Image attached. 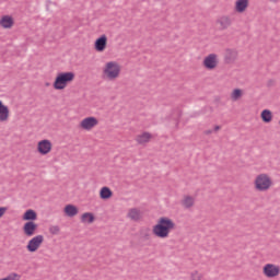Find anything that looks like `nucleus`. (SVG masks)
I'll return each instance as SVG.
<instances>
[{
  "instance_id": "1",
  "label": "nucleus",
  "mask_w": 280,
  "mask_h": 280,
  "mask_svg": "<svg viewBox=\"0 0 280 280\" xmlns=\"http://www.w3.org/2000/svg\"><path fill=\"white\" fill-rule=\"evenodd\" d=\"M175 228L176 225L173 219H170V217H160L155 225L152 228V233L160 240H166L170 237V234L175 230Z\"/></svg>"
},
{
  "instance_id": "2",
  "label": "nucleus",
  "mask_w": 280,
  "mask_h": 280,
  "mask_svg": "<svg viewBox=\"0 0 280 280\" xmlns=\"http://www.w3.org/2000/svg\"><path fill=\"white\" fill-rule=\"evenodd\" d=\"M122 67L116 60H108L102 67V79L107 82H115L120 78Z\"/></svg>"
},
{
  "instance_id": "3",
  "label": "nucleus",
  "mask_w": 280,
  "mask_h": 280,
  "mask_svg": "<svg viewBox=\"0 0 280 280\" xmlns=\"http://www.w3.org/2000/svg\"><path fill=\"white\" fill-rule=\"evenodd\" d=\"M75 81V72L73 71H61L58 72L52 82V88L55 91H65L69 84Z\"/></svg>"
},
{
  "instance_id": "4",
  "label": "nucleus",
  "mask_w": 280,
  "mask_h": 280,
  "mask_svg": "<svg viewBox=\"0 0 280 280\" xmlns=\"http://www.w3.org/2000/svg\"><path fill=\"white\" fill-rule=\"evenodd\" d=\"M253 185L256 191L266 192L273 186L272 177L268 173H259L256 175Z\"/></svg>"
},
{
  "instance_id": "5",
  "label": "nucleus",
  "mask_w": 280,
  "mask_h": 280,
  "mask_svg": "<svg viewBox=\"0 0 280 280\" xmlns=\"http://www.w3.org/2000/svg\"><path fill=\"white\" fill-rule=\"evenodd\" d=\"M100 126V118L97 116H85L79 122V128L82 131L91 132Z\"/></svg>"
},
{
  "instance_id": "6",
  "label": "nucleus",
  "mask_w": 280,
  "mask_h": 280,
  "mask_svg": "<svg viewBox=\"0 0 280 280\" xmlns=\"http://www.w3.org/2000/svg\"><path fill=\"white\" fill-rule=\"evenodd\" d=\"M220 58L219 55L215 52H210L207 56H205L202 60V67L207 71H214L219 67Z\"/></svg>"
},
{
  "instance_id": "7",
  "label": "nucleus",
  "mask_w": 280,
  "mask_h": 280,
  "mask_svg": "<svg viewBox=\"0 0 280 280\" xmlns=\"http://www.w3.org/2000/svg\"><path fill=\"white\" fill-rule=\"evenodd\" d=\"M43 243H45V236L43 234H37L27 241L26 250L34 254L43 247Z\"/></svg>"
},
{
  "instance_id": "8",
  "label": "nucleus",
  "mask_w": 280,
  "mask_h": 280,
  "mask_svg": "<svg viewBox=\"0 0 280 280\" xmlns=\"http://www.w3.org/2000/svg\"><path fill=\"white\" fill-rule=\"evenodd\" d=\"M52 150H54V142H51V140H47V139L38 140L36 144V152L40 156H47L51 154Z\"/></svg>"
},
{
  "instance_id": "9",
  "label": "nucleus",
  "mask_w": 280,
  "mask_h": 280,
  "mask_svg": "<svg viewBox=\"0 0 280 280\" xmlns=\"http://www.w3.org/2000/svg\"><path fill=\"white\" fill-rule=\"evenodd\" d=\"M261 272L266 279H277L280 277V266L271 262L266 264Z\"/></svg>"
},
{
  "instance_id": "10",
  "label": "nucleus",
  "mask_w": 280,
  "mask_h": 280,
  "mask_svg": "<svg viewBox=\"0 0 280 280\" xmlns=\"http://www.w3.org/2000/svg\"><path fill=\"white\" fill-rule=\"evenodd\" d=\"M15 20L12 14L0 15V28L4 31H10L14 28Z\"/></svg>"
},
{
  "instance_id": "11",
  "label": "nucleus",
  "mask_w": 280,
  "mask_h": 280,
  "mask_svg": "<svg viewBox=\"0 0 280 280\" xmlns=\"http://www.w3.org/2000/svg\"><path fill=\"white\" fill-rule=\"evenodd\" d=\"M108 44V37L106 34L100 35L95 40H94V49L96 52H104L107 48Z\"/></svg>"
},
{
  "instance_id": "12",
  "label": "nucleus",
  "mask_w": 280,
  "mask_h": 280,
  "mask_svg": "<svg viewBox=\"0 0 280 280\" xmlns=\"http://www.w3.org/2000/svg\"><path fill=\"white\" fill-rule=\"evenodd\" d=\"M23 234L26 237H32L36 235V231H38V223L34 221H26L22 228Z\"/></svg>"
},
{
  "instance_id": "13",
  "label": "nucleus",
  "mask_w": 280,
  "mask_h": 280,
  "mask_svg": "<svg viewBox=\"0 0 280 280\" xmlns=\"http://www.w3.org/2000/svg\"><path fill=\"white\" fill-rule=\"evenodd\" d=\"M153 136L150 131H143L136 136L135 141L138 145H147L148 143L151 142Z\"/></svg>"
},
{
  "instance_id": "14",
  "label": "nucleus",
  "mask_w": 280,
  "mask_h": 280,
  "mask_svg": "<svg viewBox=\"0 0 280 280\" xmlns=\"http://www.w3.org/2000/svg\"><path fill=\"white\" fill-rule=\"evenodd\" d=\"M80 213V208L78 206H73V203H67L63 208V214L68 218H74Z\"/></svg>"
},
{
  "instance_id": "15",
  "label": "nucleus",
  "mask_w": 280,
  "mask_h": 280,
  "mask_svg": "<svg viewBox=\"0 0 280 280\" xmlns=\"http://www.w3.org/2000/svg\"><path fill=\"white\" fill-rule=\"evenodd\" d=\"M249 5V0H236L234 2V10L238 14H243L247 11V8Z\"/></svg>"
},
{
  "instance_id": "16",
  "label": "nucleus",
  "mask_w": 280,
  "mask_h": 280,
  "mask_svg": "<svg viewBox=\"0 0 280 280\" xmlns=\"http://www.w3.org/2000/svg\"><path fill=\"white\" fill-rule=\"evenodd\" d=\"M10 119V107L0 100V122H5Z\"/></svg>"
},
{
  "instance_id": "17",
  "label": "nucleus",
  "mask_w": 280,
  "mask_h": 280,
  "mask_svg": "<svg viewBox=\"0 0 280 280\" xmlns=\"http://www.w3.org/2000/svg\"><path fill=\"white\" fill-rule=\"evenodd\" d=\"M127 218L133 222H138L142 219V212L139 208H130L127 212Z\"/></svg>"
},
{
  "instance_id": "18",
  "label": "nucleus",
  "mask_w": 280,
  "mask_h": 280,
  "mask_svg": "<svg viewBox=\"0 0 280 280\" xmlns=\"http://www.w3.org/2000/svg\"><path fill=\"white\" fill-rule=\"evenodd\" d=\"M196 199L191 195H185L180 200V205L184 209H191L195 206Z\"/></svg>"
},
{
  "instance_id": "19",
  "label": "nucleus",
  "mask_w": 280,
  "mask_h": 280,
  "mask_svg": "<svg viewBox=\"0 0 280 280\" xmlns=\"http://www.w3.org/2000/svg\"><path fill=\"white\" fill-rule=\"evenodd\" d=\"M221 30H228L232 25V20L229 15H222L217 21Z\"/></svg>"
},
{
  "instance_id": "20",
  "label": "nucleus",
  "mask_w": 280,
  "mask_h": 280,
  "mask_svg": "<svg viewBox=\"0 0 280 280\" xmlns=\"http://www.w3.org/2000/svg\"><path fill=\"white\" fill-rule=\"evenodd\" d=\"M243 96H244V90L240 88L233 89L230 93V100L232 102H238L243 98Z\"/></svg>"
},
{
  "instance_id": "21",
  "label": "nucleus",
  "mask_w": 280,
  "mask_h": 280,
  "mask_svg": "<svg viewBox=\"0 0 280 280\" xmlns=\"http://www.w3.org/2000/svg\"><path fill=\"white\" fill-rule=\"evenodd\" d=\"M80 221L83 224H93L95 222V214H93V212H83L80 217Z\"/></svg>"
},
{
  "instance_id": "22",
  "label": "nucleus",
  "mask_w": 280,
  "mask_h": 280,
  "mask_svg": "<svg viewBox=\"0 0 280 280\" xmlns=\"http://www.w3.org/2000/svg\"><path fill=\"white\" fill-rule=\"evenodd\" d=\"M38 219V214H36V210H26L22 217L23 221L34 222Z\"/></svg>"
},
{
  "instance_id": "23",
  "label": "nucleus",
  "mask_w": 280,
  "mask_h": 280,
  "mask_svg": "<svg viewBox=\"0 0 280 280\" xmlns=\"http://www.w3.org/2000/svg\"><path fill=\"white\" fill-rule=\"evenodd\" d=\"M260 118H261L262 122L270 124L273 118L272 110H270L268 108L262 109L260 113Z\"/></svg>"
},
{
  "instance_id": "24",
  "label": "nucleus",
  "mask_w": 280,
  "mask_h": 280,
  "mask_svg": "<svg viewBox=\"0 0 280 280\" xmlns=\"http://www.w3.org/2000/svg\"><path fill=\"white\" fill-rule=\"evenodd\" d=\"M98 195L102 200H109L113 197V191L110 190V188H108V186H103L100 189Z\"/></svg>"
},
{
  "instance_id": "25",
  "label": "nucleus",
  "mask_w": 280,
  "mask_h": 280,
  "mask_svg": "<svg viewBox=\"0 0 280 280\" xmlns=\"http://www.w3.org/2000/svg\"><path fill=\"white\" fill-rule=\"evenodd\" d=\"M237 58V51L235 49H226L225 50V59L228 61H233Z\"/></svg>"
},
{
  "instance_id": "26",
  "label": "nucleus",
  "mask_w": 280,
  "mask_h": 280,
  "mask_svg": "<svg viewBox=\"0 0 280 280\" xmlns=\"http://www.w3.org/2000/svg\"><path fill=\"white\" fill-rule=\"evenodd\" d=\"M190 280H205V277L201 272L196 270L190 273Z\"/></svg>"
},
{
  "instance_id": "27",
  "label": "nucleus",
  "mask_w": 280,
  "mask_h": 280,
  "mask_svg": "<svg viewBox=\"0 0 280 280\" xmlns=\"http://www.w3.org/2000/svg\"><path fill=\"white\" fill-rule=\"evenodd\" d=\"M49 233L51 235H60V225H50Z\"/></svg>"
},
{
  "instance_id": "28",
  "label": "nucleus",
  "mask_w": 280,
  "mask_h": 280,
  "mask_svg": "<svg viewBox=\"0 0 280 280\" xmlns=\"http://www.w3.org/2000/svg\"><path fill=\"white\" fill-rule=\"evenodd\" d=\"M2 280H21V276L16 275V273H12Z\"/></svg>"
},
{
  "instance_id": "29",
  "label": "nucleus",
  "mask_w": 280,
  "mask_h": 280,
  "mask_svg": "<svg viewBox=\"0 0 280 280\" xmlns=\"http://www.w3.org/2000/svg\"><path fill=\"white\" fill-rule=\"evenodd\" d=\"M220 129H221V126L220 125H215L212 130H213V132H218ZM212 130H207L206 133L210 135L212 132Z\"/></svg>"
},
{
  "instance_id": "30",
  "label": "nucleus",
  "mask_w": 280,
  "mask_h": 280,
  "mask_svg": "<svg viewBox=\"0 0 280 280\" xmlns=\"http://www.w3.org/2000/svg\"><path fill=\"white\" fill-rule=\"evenodd\" d=\"M8 211V208H0V219L5 215V212Z\"/></svg>"
},
{
  "instance_id": "31",
  "label": "nucleus",
  "mask_w": 280,
  "mask_h": 280,
  "mask_svg": "<svg viewBox=\"0 0 280 280\" xmlns=\"http://www.w3.org/2000/svg\"><path fill=\"white\" fill-rule=\"evenodd\" d=\"M46 86H49V83H46Z\"/></svg>"
},
{
  "instance_id": "32",
  "label": "nucleus",
  "mask_w": 280,
  "mask_h": 280,
  "mask_svg": "<svg viewBox=\"0 0 280 280\" xmlns=\"http://www.w3.org/2000/svg\"><path fill=\"white\" fill-rule=\"evenodd\" d=\"M279 125H280V119H279Z\"/></svg>"
}]
</instances>
